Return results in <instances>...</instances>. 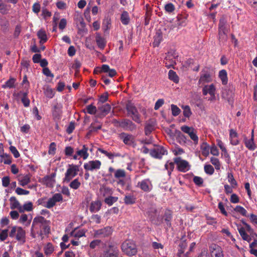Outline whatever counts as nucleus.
Returning <instances> with one entry per match:
<instances>
[{
  "label": "nucleus",
  "mask_w": 257,
  "mask_h": 257,
  "mask_svg": "<svg viewBox=\"0 0 257 257\" xmlns=\"http://www.w3.org/2000/svg\"><path fill=\"white\" fill-rule=\"evenodd\" d=\"M50 221L42 216H38L34 218L31 229V235L35 237L36 234L40 236L46 235L50 232Z\"/></svg>",
  "instance_id": "obj_1"
},
{
  "label": "nucleus",
  "mask_w": 257,
  "mask_h": 257,
  "mask_svg": "<svg viewBox=\"0 0 257 257\" xmlns=\"http://www.w3.org/2000/svg\"><path fill=\"white\" fill-rule=\"evenodd\" d=\"M121 249L125 254L129 256L136 254L138 252L136 244L133 240L130 239L126 240L122 242L121 245Z\"/></svg>",
  "instance_id": "obj_2"
},
{
  "label": "nucleus",
  "mask_w": 257,
  "mask_h": 257,
  "mask_svg": "<svg viewBox=\"0 0 257 257\" xmlns=\"http://www.w3.org/2000/svg\"><path fill=\"white\" fill-rule=\"evenodd\" d=\"M226 22L224 19L219 20L218 25V39L220 42L224 43L227 41L228 28L227 27Z\"/></svg>",
  "instance_id": "obj_3"
},
{
  "label": "nucleus",
  "mask_w": 257,
  "mask_h": 257,
  "mask_svg": "<svg viewBox=\"0 0 257 257\" xmlns=\"http://www.w3.org/2000/svg\"><path fill=\"white\" fill-rule=\"evenodd\" d=\"M216 88L214 84L204 85L202 88V94L204 96L209 94L210 96L208 98V100L211 102L215 101L216 99Z\"/></svg>",
  "instance_id": "obj_4"
},
{
  "label": "nucleus",
  "mask_w": 257,
  "mask_h": 257,
  "mask_svg": "<svg viewBox=\"0 0 257 257\" xmlns=\"http://www.w3.org/2000/svg\"><path fill=\"white\" fill-rule=\"evenodd\" d=\"M245 227L240 225H237V230L243 240L250 242L251 240V237L247 234L246 231L248 232L250 235L253 233V230L250 226L247 223H244Z\"/></svg>",
  "instance_id": "obj_5"
},
{
  "label": "nucleus",
  "mask_w": 257,
  "mask_h": 257,
  "mask_svg": "<svg viewBox=\"0 0 257 257\" xmlns=\"http://www.w3.org/2000/svg\"><path fill=\"white\" fill-rule=\"evenodd\" d=\"M9 235L11 237L16 236L17 240L25 242L26 232L21 227L18 226H13L12 227Z\"/></svg>",
  "instance_id": "obj_6"
},
{
  "label": "nucleus",
  "mask_w": 257,
  "mask_h": 257,
  "mask_svg": "<svg viewBox=\"0 0 257 257\" xmlns=\"http://www.w3.org/2000/svg\"><path fill=\"white\" fill-rule=\"evenodd\" d=\"M180 129L182 132L189 136L190 138L193 142L194 144L195 145L198 144L199 138L197 135V132L194 127L184 125L181 126Z\"/></svg>",
  "instance_id": "obj_7"
},
{
  "label": "nucleus",
  "mask_w": 257,
  "mask_h": 257,
  "mask_svg": "<svg viewBox=\"0 0 257 257\" xmlns=\"http://www.w3.org/2000/svg\"><path fill=\"white\" fill-rule=\"evenodd\" d=\"M126 109L128 114L131 115L134 121L137 123H140L141 120L137 108L131 103H128L126 106Z\"/></svg>",
  "instance_id": "obj_8"
},
{
  "label": "nucleus",
  "mask_w": 257,
  "mask_h": 257,
  "mask_svg": "<svg viewBox=\"0 0 257 257\" xmlns=\"http://www.w3.org/2000/svg\"><path fill=\"white\" fill-rule=\"evenodd\" d=\"M79 171V167L77 165H69V168L67 170L65 174V178L64 181L66 182H69L76 176Z\"/></svg>",
  "instance_id": "obj_9"
},
{
  "label": "nucleus",
  "mask_w": 257,
  "mask_h": 257,
  "mask_svg": "<svg viewBox=\"0 0 257 257\" xmlns=\"http://www.w3.org/2000/svg\"><path fill=\"white\" fill-rule=\"evenodd\" d=\"M213 80L212 75L208 69H204L200 72V77L198 80L199 85H205Z\"/></svg>",
  "instance_id": "obj_10"
},
{
  "label": "nucleus",
  "mask_w": 257,
  "mask_h": 257,
  "mask_svg": "<svg viewBox=\"0 0 257 257\" xmlns=\"http://www.w3.org/2000/svg\"><path fill=\"white\" fill-rule=\"evenodd\" d=\"M174 163L177 165L178 170L182 172H186L190 169V165L189 163L180 157H177L174 159Z\"/></svg>",
  "instance_id": "obj_11"
},
{
  "label": "nucleus",
  "mask_w": 257,
  "mask_h": 257,
  "mask_svg": "<svg viewBox=\"0 0 257 257\" xmlns=\"http://www.w3.org/2000/svg\"><path fill=\"white\" fill-rule=\"evenodd\" d=\"M211 257H224L222 248L218 245L212 243L209 246Z\"/></svg>",
  "instance_id": "obj_12"
},
{
  "label": "nucleus",
  "mask_w": 257,
  "mask_h": 257,
  "mask_svg": "<svg viewBox=\"0 0 257 257\" xmlns=\"http://www.w3.org/2000/svg\"><path fill=\"white\" fill-rule=\"evenodd\" d=\"M112 232V229L110 226L94 230V236L96 238H103L110 236Z\"/></svg>",
  "instance_id": "obj_13"
},
{
  "label": "nucleus",
  "mask_w": 257,
  "mask_h": 257,
  "mask_svg": "<svg viewBox=\"0 0 257 257\" xmlns=\"http://www.w3.org/2000/svg\"><path fill=\"white\" fill-rule=\"evenodd\" d=\"M177 56L176 55L174 51L169 52L164 61L166 67L169 68L173 67L176 64V59Z\"/></svg>",
  "instance_id": "obj_14"
},
{
  "label": "nucleus",
  "mask_w": 257,
  "mask_h": 257,
  "mask_svg": "<svg viewBox=\"0 0 257 257\" xmlns=\"http://www.w3.org/2000/svg\"><path fill=\"white\" fill-rule=\"evenodd\" d=\"M118 138L126 145L131 146L135 145V137L131 134L123 132L118 135Z\"/></svg>",
  "instance_id": "obj_15"
},
{
  "label": "nucleus",
  "mask_w": 257,
  "mask_h": 257,
  "mask_svg": "<svg viewBox=\"0 0 257 257\" xmlns=\"http://www.w3.org/2000/svg\"><path fill=\"white\" fill-rule=\"evenodd\" d=\"M101 162L99 160L89 161L84 165V168L86 171L93 172L97 171L100 168Z\"/></svg>",
  "instance_id": "obj_16"
},
{
  "label": "nucleus",
  "mask_w": 257,
  "mask_h": 257,
  "mask_svg": "<svg viewBox=\"0 0 257 257\" xmlns=\"http://www.w3.org/2000/svg\"><path fill=\"white\" fill-rule=\"evenodd\" d=\"M116 123L117 126L126 131H133L137 127L136 125L128 119H123L121 121H117Z\"/></svg>",
  "instance_id": "obj_17"
},
{
  "label": "nucleus",
  "mask_w": 257,
  "mask_h": 257,
  "mask_svg": "<svg viewBox=\"0 0 257 257\" xmlns=\"http://www.w3.org/2000/svg\"><path fill=\"white\" fill-rule=\"evenodd\" d=\"M62 195L60 193H56L48 199L44 206L47 208H51L56 205L57 202L62 201Z\"/></svg>",
  "instance_id": "obj_18"
},
{
  "label": "nucleus",
  "mask_w": 257,
  "mask_h": 257,
  "mask_svg": "<svg viewBox=\"0 0 257 257\" xmlns=\"http://www.w3.org/2000/svg\"><path fill=\"white\" fill-rule=\"evenodd\" d=\"M138 187L144 192H149L153 189V185L149 179H145L138 183Z\"/></svg>",
  "instance_id": "obj_19"
},
{
  "label": "nucleus",
  "mask_w": 257,
  "mask_h": 257,
  "mask_svg": "<svg viewBox=\"0 0 257 257\" xmlns=\"http://www.w3.org/2000/svg\"><path fill=\"white\" fill-rule=\"evenodd\" d=\"M150 153L152 157L155 158L160 159L163 155L167 154V151L163 147L158 146L151 150Z\"/></svg>",
  "instance_id": "obj_20"
},
{
  "label": "nucleus",
  "mask_w": 257,
  "mask_h": 257,
  "mask_svg": "<svg viewBox=\"0 0 257 257\" xmlns=\"http://www.w3.org/2000/svg\"><path fill=\"white\" fill-rule=\"evenodd\" d=\"M108 249L105 251L103 257H117L119 253L118 247L114 245H110Z\"/></svg>",
  "instance_id": "obj_21"
},
{
  "label": "nucleus",
  "mask_w": 257,
  "mask_h": 257,
  "mask_svg": "<svg viewBox=\"0 0 257 257\" xmlns=\"http://www.w3.org/2000/svg\"><path fill=\"white\" fill-rule=\"evenodd\" d=\"M102 206V202L99 199L92 201L89 205V210L91 213L99 211Z\"/></svg>",
  "instance_id": "obj_22"
},
{
  "label": "nucleus",
  "mask_w": 257,
  "mask_h": 257,
  "mask_svg": "<svg viewBox=\"0 0 257 257\" xmlns=\"http://www.w3.org/2000/svg\"><path fill=\"white\" fill-rule=\"evenodd\" d=\"M229 139L230 144L233 146H236L239 143L238 134L233 129H231L229 131Z\"/></svg>",
  "instance_id": "obj_23"
},
{
  "label": "nucleus",
  "mask_w": 257,
  "mask_h": 257,
  "mask_svg": "<svg viewBox=\"0 0 257 257\" xmlns=\"http://www.w3.org/2000/svg\"><path fill=\"white\" fill-rule=\"evenodd\" d=\"M12 157L10 155L5 153L3 150L0 151V162L10 165L12 163Z\"/></svg>",
  "instance_id": "obj_24"
},
{
  "label": "nucleus",
  "mask_w": 257,
  "mask_h": 257,
  "mask_svg": "<svg viewBox=\"0 0 257 257\" xmlns=\"http://www.w3.org/2000/svg\"><path fill=\"white\" fill-rule=\"evenodd\" d=\"M245 146L250 151H253L256 148V146L252 138L247 139L246 137L243 138Z\"/></svg>",
  "instance_id": "obj_25"
},
{
  "label": "nucleus",
  "mask_w": 257,
  "mask_h": 257,
  "mask_svg": "<svg viewBox=\"0 0 257 257\" xmlns=\"http://www.w3.org/2000/svg\"><path fill=\"white\" fill-rule=\"evenodd\" d=\"M103 73H106L105 76L113 77L116 75V71L114 69H110L109 66L106 64L102 65Z\"/></svg>",
  "instance_id": "obj_26"
},
{
  "label": "nucleus",
  "mask_w": 257,
  "mask_h": 257,
  "mask_svg": "<svg viewBox=\"0 0 257 257\" xmlns=\"http://www.w3.org/2000/svg\"><path fill=\"white\" fill-rule=\"evenodd\" d=\"M86 230L84 229H77V228H75L70 233V236L71 237H74L76 238H79L82 236H84Z\"/></svg>",
  "instance_id": "obj_27"
},
{
  "label": "nucleus",
  "mask_w": 257,
  "mask_h": 257,
  "mask_svg": "<svg viewBox=\"0 0 257 257\" xmlns=\"http://www.w3.org/2000/svg\"><path fill=\"white\" fill-rule=\"evenodd\" d=\"M55 177V174H53L52 176H46L42 179V182L46 185L47 186L51 187L53 186L55 180L54 177Z\"/></svg>",
  "instance_id": "obj_28"
},
{
  "label": "nucleus",
  "mask_w": 257,
  "mask_h": 257,
  "mask_svg": "<svg viewBox=\"0 0 257 257\" xmlns=\"http://www.w3.org/2000/svg\"><path fill=\"white\" fill-rule=\"evenodd\" d=\"M88 148L85 145H83L82 149L81 150H77L76 153L78 156L82 157L83 160H86L89 156L88 153Z\"/></svg>",
  "instance_id": "obj_29"
},
{
  "label": "nucleus",
  "mask_w": 257,
  "mask_h": 257,
  "mask_svg": "<svg viewBox=\"0 0 257 257\" xmlns=\"http://www.w3.org/2000/svg\"><path fill=\"white\" fill-rule=\"evenodd\" d=\"M155 123L154 122L151 121L146 123L145 127V133L146 135L149 136L154 130Z\"/></svg>",
  "instance_id": "obj_30"
},
{
  "label": "nucleus",
  "mask_w": 257,
  "mask_h": 257,
  "mask_svg": "<svg viewBox=\"0 0 257 257\" xmlns=\"http://www.w3.org/2000/svg\"><path fill=\"white\" fill-rule=\"evenodd\" d=\"M30 181L31 176L30 174H27L18 179L19 184L23 187L28 185L30 182Z\"/></svg>",
  "instance_id": "obj_31"
},
{
  "label": "nucleus",
  "mask_w": 257,
  "mask_h": 257,
  "mask_svg": "<svg viewBox=\"0 0 257 257\" xmlns=\"http://www.w3.org/2000/svg\"><path fill=\"white\" fill-rule=\"evenodd\" d=\"M95 40L98 47L101 49H104L106 45V41H105V39L100 36V34H96Z\"/></svg>",
  "instance_id": "obj_32"
},
{
  "label": "nucleus",
  "mask_w": 257,
  "mask_h": 257,
  "mask_svg": "<svg viewBox=\"0 0 257 257\" xmlns=\"http://www.w3.org/2000/svg\"><path fill=\"white\" fill-rule=\"evenodd\" d=\"M172 218V212L170 210H166L164 215V220L168 226L171 227V220Z\"/></svg>",
  "instance_id": "obj_33"
},
{
  "label": "nucleus",
  "mask_w": 257,
  "mask_h": 257,
  "mask_svg": "<svg viewBox=\"0 0 257 257\" xmlns=\"http://www.w3.org/2000/svg\"><path fill=\"white\" fill-rule=\"evenodd\" d=\"M210 148L209 146L206 143L203 142L200 146L202 155L204 157L208 156L209 154Z\"/></svg>",
  "instance_id": "obj_34"
},
{
  "label": "nucleus",
  "mask_w": 257,
  "mask_h": 257,
  "mask_svg": "<svg viewBox=\"0 0 257 257\" xmlns=\"http://www.w3.org/2000/svg\"><path fill=\"white\" fill-rule=\"evenodd\" d=\"M54 250V245L50 242L47 243L44 247V253L46 255L51 254Z\"/></svg>",
  "instance_id": "obj_35"
},
{
  "label": "nucleus",
  "mask_w": 257,
  "mask_h": 257,
  "mask_svg": "<svg viewBox=\"0 0 257 257\" xmlns=\"http://www.w3.org/2000/svg\"><path fill=\"white\" fill-rule=\"evenodd\" d=\"M99 192L100 194L103 197L110 195L112 194V190L110 188L105 186H102L100 188Z\"/></svg>",
  "instance_id": "obj_36"
},
{
  "label": "nucleus",
  "mask_w": 257,
  "mask_h": 257,
  "mask_svg": "<svg viewBox=\"0 0 257 257\" xmlns=\"http://www.w3.org/2000/svg\"><path fill=\"white\" fill-rule=\"evenodd\" d=\"M44 93L45 95L49 98H53L55 95L54 90L48 86L44 88Z\"/></svg>",
  "instance_id": "obj_37"
},
{
  "label": "nucleus",
  "mask_w": 257,
  "mask_h": 257,
  "mask_svg": "<svg viewBox=\"0 0 257 257\" xmlns=\"http://www.w3.org/2000/svg\"><path fill=\"white\" fill-rule=\"evenodd\" d=\"M120 21L122 24L127 25L129 24L130 18L128 13L126 11H123L120 16Z\"/></svg>",
  "instance_id": "obj_38"
},
{
  "label": "nucleus",
  "mask_w": 257,
  "mask_h": 257,
  "mask_svg": "<svg viewBox=\"0 0 257 257\" xmlns=\"http://www.w3.org/2000/svg\"><path fill=\"white\" fill-rule=\"evenodd\" d=\"M20 94L22 95V97L21 98V101L23 103L25 107H28L30 105V101L28 97V92H20L19 93Z\"/></svg>",
  "instance_id": "obj_39"
},
{
  "label": "nucleus",
  "mask_w": 257,
  "mask_h": 257,
  "mask_svg": "<svg viewBox=\"0 0 257 257\" xmlns=\"http://www.w3.org/2000/svg\"><path fill=\"white\" fill-rule=\"evenodd\" d=\"M136 200V197L133 195L131 194L125 195L123 199L124 203L126 205L133 204L135 203Z\"/></svg>",
  "instance_id": "obj_40"
},
{
  "label": "nucleus",
  "mask_w": 257,
  "mask_h": 257,
  "mask_svg": "<svg viewBox=\"0 0 257 257\" xmlns=\"http://www.w3.org/2000/svg\"><path fill=\"white\" fill-rule=\"evenodd\" d=\"M16 79L14 78H10L6 83L2 85L3 88H12L15 87V83L16 82Z\"/></svg>",
  "instance_id": "obj_41"
},
{
  "label": "nucleus",
  "mask_w": 257,
  "mask_h": 257,
  "mask_svg": "<svg viewBox=\"0 0 257 257\" xmlns=\"http://www.w3.org/2000/svg\"><path fill=\"white\" fill-rule=\"evenodd\" d=\"M111 108L110 105L108 103L104 104L98 108L101 113L104 115L110 112Z\"/></svg>",
  "instance_id": "obj_42"
},
{
  "label": "nucleus",
  "mask_w": 257,
  "mask_h": 257,
  "mask_svg": "<svg viewBox=\"0 0 257 257\" xmlns=\"http://www.w3.org/2000/svg\"><path fill=\"white\" fill-rule=\"evenodd\" d=\"M168 77L170 80L173 81L174 83H177L179 79L176 73L172 70H170L168 73Z\"/></svg>",
  "instance_id": "obj_43"
},
{
  "label": "nucleus",
  "mask_w": 257,
  "mask_h": 257,
  "mask_svg": "<svg viewBox=\"0 0 257 257\" xmlns=\"http://www.w3.org/2000/svg\"><path fill=\"white\" fill-rule=\"evenodd\" d=\"M219 77L221 80L222 84L225 85L227 83V72L225 70H221L219 71Z\"/></svg>",
  "instance_id": "obj_44"
},
{
  "label": "nucleus",
  "mask_w": 257,
  "mask_h": 257,
  "mask_svg": "<svg viewBox=\"0 0 257 257\" xmlns=\"http://www.w3.org/2000/svg\"><path fill=\"white\" fill-rule=\"evenodd\" d=\"M126 176L125 172L123 169H117L114 171V177L116 179L124 178Z\"/></svg>",
  "instance_id": "obj_45"
},
{
  "label": "nucleus",
  "mask_w": 257,
  "mask_h": 257,
  "mask_svg": "<svg viewBox=\"0 0 257 257\" xmlns=\"http://www.w3.org/2000/svg\"><path fill=\"white\" fill-rule=\"evenodd\" d=\"M174 162L167 161L165 165V168L168 171V174L169 176H171L172 172L174 169Z\"/></svg>",
  "instance_id": "obj_46"
},
{
  "label": "nucleus",
  "mask_w": 257,
  "mask_h": 257,
  "mask_svg": "<svg viewBox=\"0 0 257 257\" xmlns=\"http://www.w3.org/2000/svg\"><path fill=\"white\" fill-rule=\"evenodd\" d=\"M228 182L232 187H237L238 184L236 181L235 180L233 174L231 172L227 173Z\"/></svg>",
  "instance_id": "obj_47"
},
{
  "label": "nucleus",
  "mask_w": 257,
  "mask_h": 257,
  "mask_svg": "<svg viewBox=\"0 0 257 257\" xmlns=\"http://www.w3.org/2000/svg\"><path fill=\"white\" fill-rule=\"evenodd\" d=\"M38 38L41 40L40 42L44 43L47 41V37L45 31L43 30H39L37 33Z\"/></svg>",
  "instance_id": "obj_48"
},
{
  "label": "nucleus",
  "mask_w": 257,
  "mask_h": 257,
  "mask_svg": "<svg viewBox=\"0 0 257 257\" xmlns=\"http://www.w3.org/2000/svg\"><path fill=\"white\" fill-rule=\"evenodd\" d=\"M118 200L117 197L108 196L104 199V202L109 206L112 205L114 202H116Z\"/></svg>",
  "instance_id": "obj_49"
},
{
  "label": "nucleus",
  "mask_w": 257,
  "mask_h": 257,
  "mask_svg": "<svg viewBox=\"0 0 257 257\" xmlns=\"http://www.w3.org/2000/svg\"><path fill=\"white\" fill-rule=\"evenodd\" d=\"M234 211L239 213L243 216H247V211L243 207L237 205L234 208Z\"/></svg>",
  "instance_id": "obj_50"
},
{
  "label": "nucleus",
  "mask_w": 257,
  "mask_h": 257,
  "mask_svg": "<svg viewBox=\"0 0 257 257\" xmlns=\"http://www.w3.org/2000/svg\"><path fill=\"white\" fill-rule=\"evenodd\" d=\"M62 105L61 104L57 103L53 108V113L54 115H59L62 113L61 109Z\"/></svg>",
  "instance_id": "obj_51"
},
{
  "label": "nucleus",
  "mask_w": 257,
  "mask_h": 257,
  "mask_svg": "<svg viewBox=\"0 0 257 257\" xmlns=\"http://www.w3.org/2000/svg\"><path fill=\"white\" fill-rule=\"evenodd\" d=\"M210 162L213 165L215 168V169L217 170H220V163L218 158L211 157L210 159Z\"/></svg>",
  "instance_id": "obj_52"
},
{
  "label": "nucleus",
  "mask_w": 257,
  "mask_h": 257,
  "mask_svg": "<svg viewBox=\"0 0 257 257\" xmlns=\"http://www.w3.org/2000/svg\"><path fill=\"white\" fill-rule=\"evenodd\" d=\"M9 8L8 6L0 0V13L2 14H6L8 13Z\"/></svg>",
  "instance_id": "obj_53"
},
{
  "label": "nucleus",
  "mask_w": 257,
  "mask_h": 257,
  "mask_svg": "<svg viewBox=\"0 0 257 257\" xmlns=\"http://www.w3.org/2000/svg\"><path fill=\"white\" fill-rule=\"evenodd\" d=\"M81 183L79 181L78 179H74L69 184L70 187L75 190L78 189Z\"/></svg>",
  "instance_id": "obj_54"
},
{
  "label": "nucleus",
  "mask_w": 257,
  "mask_h": 257,
  "mask_svg": "<svg viewBox=\"0 0 257 257\" xmlns=\"http://www.w3.org/2000/svg\"><path fill=\"white\" fill-rule=\"evenodd\" d=\"M182 108L183 110V115L186 117H189L192 114L191 109L188 105H183Z\"/></svg>",
  "instance_id": "obj_55"
},
{
  "label": "nucleus",
  "mask_w": 257,
  "mask_h": 257,
  "mask_svg": "<svg viewBox=\"0 0 257 257\" xmlns=\"http://www.w3.org/2000/svg\"><path fill=\"white\" fill-rule=\"evenodd\" d=\"M172 114L173 116H176L178 115L181 112L180 109L175 104H171V105Z\"/></svg>",
  "instance_id": "obj_56"
},
{
  "label": "nucleus",
  "mask_w": 257,
  "mask_h": 257,
  "mask_svg": "<svg viewBox=\"0 0 257 257\" xmlns=\"http://www.w3.org/2000/svg\"><path fill=\"white\" fill-rule=\"evenodd\" d=\"M86 110L88 113L90 114H94L96 112L97 108L96 106L92 104H90L86 107Z\"/></svg>",
  "instance_id": "obj_57"
},
{
  "label": "nucleus",
  "mask_w": 257,
  "mask_h": 257,
  "mask_svg": "<svg viewBox=\"0 0 257 257\" xmlns=\"http://www.w3.org/2000/svg\"><path fill=\"white\" fill-rule=\"evenodd\" d=\"M10 200L13 202L11 207L12 209L17 208L21 205L15 197H11Z\"/></svg>",
  "instance_id": "obj_58"
},
{
  "label": "nucleus",
  "mask_w": 257,
  "mask_h": 257,
  "mask_svg": "<svg viewBox=\"0 0 257 257\" xmlns=\"http://www.w3.org/2000/svg\"><path fill=\"white\" fill-rule=\"evenodd\" d=\"M205 172L208 175H212L214 173V169L211 165H205L204 167Z\"/></svg>",
  "instance_id": "obj_59"
},
{
  "label": "nucleus",
  "mask_w": 257,
  "mask_h": 257,
  "mask_svg": "<svg viewBox=\"0 0 257 257\" xmlns=\"http://www.w3.org/2000/svg\"><path fill=\"white\" fill-rule=\"evenodd\" d=\"M175 9V6L172 3L167 4L165 6V10L168 13H172L174 11Z\"/></svg>",
  "instance_id": "obj_60"
},
{
  "label": "nucleus",
  "mask_w": 257,
  "mask_h": 257,
  "mask_svg": "<svg viewBox=\"0 0 257 257\" xmlns=\"http://www.w3.org/2000/svg\"><path fill=\"white\" fill-rule=\"evenodd\" d=\"M23 206L26 211H31L33 209V205L32 202H27L23 205Z\"/></svg>",
  "instance_id": "obj_61"
},
{
  "label": "nucleus",
  "mask_w": 257,
  "mask_h": 257,
  "mask_svg": "<svg viewBox=\"0 0 257 257\" xmlns=\"http://www.w3.org/2000/svg\"><path fill=\"white\" fill-rule=\"evenodd\" d=\"M193 181L194 183L198 186H202L203 183V179L199 176H194L193 177Z\"/></svg>",
  "instance_id": "obj_62"
},
{
  "label": "nucleus",
  "mask_w": 257,
  "mask_h": 257,
  "mask_svg": "<svg viewBox=\"0 0 257 257\" xmlns=\"http://www.w3.org/2000/svg\"><path fill=\"white\" fill-rule=\"evenodd\" d=\"M91 221L96 224H99L101 222V217L98 214H93L91 216Z\"/></svg>",
  "instance_id": "obj_63"
},
{
  "label": "nucleus",
  "mask_w": 257,
  "mask_h": 257,
  "mask_svg": "<svg viewBox=\"0 0 257 257\" xmlns=\"http://www.w3.org/2000/svg\"><path fill=\"white\" fill-rule=\"evenodd\" d=\"M16 193L19 195H28L30 193V191L28 190H24L21 188L18 187L16 189Z\"/></svg>",
  "instance_id": "obj_64"
}]
</instances>
